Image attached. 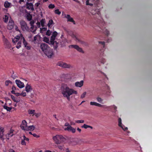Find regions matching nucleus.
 Wrapping results in <instances>:
<instances>
[{"label":"nucleus","mask_w":152,"mask_h":152,"mask_svg":"<svg viewBox=\"0 0 152 152\" xmlns=\"http://www.w3.org/2000/svg\"><path fill=\"white\" fill-rule=\"evenodd\" d=\"M37 26L38 27H39L40 26L41 23L40 22H37L36 23Z\"/></svg>","instance_id":"nucleus-56"},{"label":"nucleus","mask_w":152,"mask_h":152,"mask_svg":"<svg viewBox=\"0 0 152 152\" xmlns=\"http://www.w3.org/2000/svg\"><path fill=\"white\" fill-rule=\"evenodd\" d=\"M21 144L22 145H26V143L25 142V140H24L23 139H22L21 140Z\"/></svg>","instance_id":"nucleus-51"},{"label":"nucleus","mask_w":152,"mask_h":152,"mask_svg":"<svg viewBox=\"0 0 152 152\" xmlns=\"http://www.w3.org/2000/svg\"><path fill=\"white\" fill-rule=\"evenodd\" d=\"M106 59L103 58H102L99 59V62L102 64H104L106 62Z\"/></svg>","instance_id":"nucleus-38"},{"label":"nucleus","mask_w":152,"mask_h":152,"mask_svg":"<svg viewBox=\"0 0 152 152\" xmlns=\"http://www.w3.org/2000/svg\"><path fill=\"white\" fill-rule=\"evenodd\" d=\"M70 48H74L76 49L78 51L83 53V51L81 48H80L77 45H72L69 46Z\"/></svg>","instance_id":"nucleus-16"},{"label":"nucleus","mask_w":152,"mask_h":152,"mask_svg":"<svg viewBox=\"0 0 152 152\" xmlns=\"http://www.w3.org/2000/svg\"><path fill=\"white\" fill-rule=\"evenodd\" d=\"M4 131V128H0V138H2L3 135V132Z\"/></svg>","instance_id":"nucleus-33"},{"label":"nucleus","mask_w":152,"mask_h":152,"mask_svg":"<svg viewBox=\"0 0 152 152\" xmlns=\"http://www.w3.org/2000/svg\"><path fill=\"white\" fill-rule=\"evenodd\" d=\"M96 0H82L83 1H86V5L91 6H93L95 4Z\"/></svg>","instance_id":"nucleus-12"},{"label":"nucleus","mask_w":152,"mask_h":152,"mask_svg":"<svg viewBox=\"0 0 152 152\" xmlns=\"http://www.w3.org/2000/svg\"><path fill=\"white\" fill-rule=\"evenodd\" d=\"M11 82L10 80H6L5 82V85L6 86H8L10 83H12Z\"/></svg>","instance_id":"nucleus-48"},{"label":"nucleus","mask_w":152,"mask_h":152,"mask_svg":"<svg viewBox=\"0 0 152 152\" xmlns=\"http://www.w3.org/2000/svg\"><path fill=\"white\" fill-rule=\"evenodd\" d=\"M62 15L64 18H67V15H66L65 14H63Z\"/></svg>","instance_id":"nucleus-62"},{"label":"nucleus","mask_w":152,"mask_h":152,"mask_svg":"<svg viewBox=\"0 0 152 152\" xmlns=\"http://www.w3.org/2000/svg\"><path fill=\"white\" fill-rule=\"evenodd\" d=\"M110 107H111V108H110V110H112V109H113L114 110V112L115 113V112L117 111V106H116L115 105H111L110 106Z\"/></svg>","instance_id":"nucleus-32"},{"label":"nucleus","mask_w":152,"mask_h":152,"mask_svg":"<svg viewBox=\"0 0 152 152\" xmlns=\"http://www.w3.org/2000/svg\"><path fill=\"white\" fill-rule=\"evenodd\" d=\"M32 135H33V136L34 137H35L38 138L39 137V136L38 135H37L35 133L33 134H32Z\"/></svg>","instance_id":"nucleus-55"},{"label":"nucleus","mask_w":152,"mask_h":152,"mask_svg":"<svg viewBox=\"0 0 152 152\" xmlns=\"http://www.w3.org/2000/svg\"><path fill=\"white\" fill-rule=\"evenodd\" d=\"M97 101L100 103H102L103 101V99L101 97H98L96 98Z\"/></svg>","instance_id":"nucleus-36"},{"label":"nucleus","mask_w":152,"mask_h":152,"mask_svg":"<svg viewBox=\"0 0 152 152\" xmlns=\"http://www.w3.org/2000/svg\"><path fill=\"white\" fill-rule=\"evenodd\" d=\"M82 127L84 128L85 129H87L88 128H90L91 129L93 128L92 127L89 125H88L86 124H84L83 126H82Z\"/></svg>","instance_id":"nucleus-41"},{"label":"nucleus","mask_w":152,"mask_h":152,"mask_svg":"<svg viewBox=\"0 0 152 152\" xmlns=\"http://www.w3.org/2000/svg\"><path fill=\"white\" fill-rule=\"evenodd\" d=\"M86 94V92H84L80 96V98L81 99L83 98H84Z\"/></svg>","instance_id":"nucleus-46"},{"label":"nucleus","mask_w":152,"mask_h":152,"mask_svg":"<svg viewBox=\"0 0 152 152\" xmlns=\"http://www.w3.org/2000/svg\"><path fill=\"white\" fill-rule=\"evenodd\" d=\"M72 37L75 40V41L81 44L85 45V42L83 41L82 40L78 38V36L76 35L73 34L72 36Z\"/></svg>","instance_id":"nucleus-11"},{"label":"nucleus","mask_w":152,"mask_h":152,"mask_svg":"<svg viewBox=\"0 0 152 152\" xmlns=\"http://www.w3.org/2000/svg\"><path fill=\"white\" fill-rule=\"evenodd\" d=\"M66 152H70V151L69 150L68 148H67L66 149Z\"/></svg>","instance_id":"nucleus-64"},{"label":"nucleus","mask_w":152,"mask_h":152,"mask_svg":"<svg viewBox=\"0 0 152 152\" xmlns=\"http://www.w3.org/2000/svg\"><path fill=\"white\" fill-rule=\"evenodd\" d=\"M27 8L29 10H33L34 8L33 6V5L31 3H28L27 4Z\"/></svg>","instance_id":"nucleus-26"},{"label":"nucleus","mask_w":152,"mask_h":152,"mask_svg":"<svg viewBox=\"0 0 152 152\" xmlns=\"http://www.w3.org/2000/svg\"><path fill=\"white\" fill-rule=\"evenodd\" d=\"M54 23L53 20L50 19L49 20L48 23L47 24V26L49 28H51L54 25Z\"/></svg>","instance_id":"nucleus-24"},{"label":"nucleus","mask_w":152,"mask_h":152,"mask_svg":"<svg viewBox=\"0 0 152 152\" xmlns=\"http://www.w3.org/2000/svg\"><path fill=\"white\" fill-rule=\"evenodd\" d=\"M4 5L5 8H9L12 7V5L11 3L7 1H6L4 2Z\"/></svg>","instance_id":"nucleus-20"},{"label":"nucleus","mask_w":152,"mask_h":152,"mask_svg":"<svg viewBox=\"0 0 152 152\" xmlns=\"http://www.w3.org/2000/svg\"><path fill=\"white\" fill-rule=\"evenodd\" d=\"M2 39L3 41L4 42V45L5 48H10L11 47V45L10 43L3 35V36Z\"/></svg>","instance_id":"nucleus-7"},{"label":"nucleus","mask_w":152,"mask_h":152,"mask_svg":"<svg viewBox=\"0 0 152 152\" xmlns=\"http://www.w3.org/2000/svg\"><path fill=\"white\" fill-rule=\"evenodd\" d=\"M41 39L40 35L37 34L34 37V39L32 41V42L35 44H38L41 40Z\"/></svg>","instance_id":"nucleus-10"},{"label":"nucleus","mask_w":152,"mask_h":152,"mask_svg":"<svg viewBox=\"0 0 152 152\" xmlns=\"http://www.w3.org/2000/svg\"><path fill=\"white\" fill-rule=\"evenodd\" d=\"M13 130H11L10 131L9 133L7 134L6 136L7 139V140H8L9 139V137H11L12 136V135H13Z\"/></svg>","instance_id":"nucleus-31"},{"label":"nucleus","mask_w":152,"mask_h":152,"mask_svg":"<svg viewBox=\"0 0 152 152\" xmlns=\"http://www.w3.org/2000/svg\"><path fill=\"white\" fill-rule=\"evenodd\" d=\"M34 115L36 118H38L41 115V113L40 112H38L37 113H35Z\"/></svg>","instance_id":"nucleus-47"},{"label":"nucleus","mask_w":152,"mask_h":152,"mask_svg":"<svg viewBox=\"0 0 152 152\" xmlns=\"http://www.w3.org/2000/svg\"><path fill=\"white\" fill-rule=\"evenodd\" d=\"M67 19L68 21L71 22H72L74 24H75V22L73 20V18L71 17L69 15H67V18H66Z\"/></svg>","instance_id":"nucleus-21"},{"label":"nucleus","mask_w":152,"mask_h":152,"mask_svg":"<svg viewBox=\"0 0 152 152\" xmlns=\"http://www.w3.org/2000/svg\"><path fill=\"white\" fill-rule=\"evenodd\" d=\"M102 106L100 107H103L107 111H110V106H107L106 105H103L102 104Z\"/></svg>","instance_id":"nucleus-27"},{"label":"nucleus","mask_w":152,"mask_h":152,"mask_svg":"<svg viewBox=\"0 0 152 152\" xmlns=\"http://www.w3.org/2000/svg\"><path fill=\"white\" fill-rule=\"evenodd\" d=\"M35 128V127L33 125L28 126L26 131H32Z\"/></svg>","instance_id":"nucleus-30"},{"label":"nucleus","mask_w":152,"mask_h":152,"mask_svg":"<svg viewBox=\"0 0 152 152\" xmlns=\"http://www.w3.org/2000/svg\"><path fill=\"white\" fill-rule=\"evenodd\" d=\"M9 152H15V151L12 149H10L9 151Z\"/></svg>","instance_id":"nucleus-61"},{"label":"nucleus","mask_w":152,"mask_h":152,"mask_svg":"<svg viewBox=\"0 0 152 152\" xmlns=\"http://www.w3.org/2000/svg\"><path fill=\"white\" fill-rule=\"evenodd\" d=\"M53 139L55 143L57 144H60L62 141H64L65 140L64 137L60 135H56L54 136Z\"/></svg>","instance_id":"nucleus-3"},{"label":"nucleus","mask_w":152,"mask_h":152,"mask_svg":"<svg viewBox=\"0 0 152 152\" xmlns=\"http://www.w3.org/2000/svg\"><path fill=\"white\" fill-rule=\"evenodd\" d=\"M48 7L49 9H52L55 8V5L54 4H51L49 5Z\"/></svg>","instance_id":"nucleus-44"},{"label":"nucleus","mask_w":152,"mask_h":152,"mask_svg":"<svg viewBox=\"0 0 152 152\" xmlns=\"http://www.w3.org/2000/svg\"><path fill=\"white\" fill-rule=\"evenodd\" d=\"M54 12L55 14L58 15H60L61 14V12L59 11L58 9L55 10L54 11Z\"/></svg>","instance_id":"nucleus-43"},{"label":"nucleus","mask_w":152,"mask_h":152,"mask_svg":"<svg viewBox=\"0 0 152 152\" xmlns=\"http://www.w3.org/2000/svg\"><path fill=\"white\" fill-rule=\"evenodd\" d=\"M51 33V32L49 30H48L46 32V34L47 35L50 36Z\"/></svg>","instance_id":"nucleus-52"},{"label":"nucleus","mask_w":152,"mask_h":152,"mask_svg":"<svg viewBox=\"0 0 152 152\" xmlns=\"http://www.w3.org/2000/svg\"><path fill=\"white\" fill-rule=\"evenodd\" d=\"M45 152H52L51 151L48 150H46L45 151Z\"/></svg>","instance_id":"nucleus-63"},{"label":"nucleus","mask_w":152,"mask_h":152,"mask_svg":"<svg viewBox=\"0 0 152 152\" xmlns=\"http://www.w3.org/2000/svg\"><path fill=\"white\" fill-rule=\"evenodd\" d=\"M84 81L83 80L80 81H77L75 83V86L76 87L81 88L83 85Z\"/></svg>","instance_id":"nucleus-17"},{"label":"nucleus","mask_w":152,"mask_h":152,"mask_svg":"<svg viewBox=\"0 0 152 152\" xmlns=\"http://www.w3.org/2000/svg\"><path fill=\"white\" fill-rule=\"evenodd\" d=\"M58 35V33L56 31H54L52 34V35L50 38V44H54L55 41L54 40L55 39L56 37Z\"/></svg>","instance_id":"nucleus-9"},{"label":"nucleus","mask_w":152,"mask_h":152,"mask_svg":"<svg viewBox=\"0 0 152 152\" xmlns=\"http://www.w3.org/2000/svg\"><path fill=\"white\" fill-rule=\"evenodd\" d=\"M99 43L100 44L102 45V46L103 47V48L102 49L100 50V51L101 53H103L104 52L105 50L104 46H105V43L104 42H99Z\"/></svg>","instance_id":"nucleus-28"},{"label":"nucleus","mask_w":152,"mask_h":152,"mask_svg":"<svg viewBox=\"0 0 152 152\" xmlns=\"http://www.w3.org/2000/svg\"><path fill=\"white\" fill-rule=\"evenodd\" d=\"M28 112L29 114L32 115H34L35 114V111L34 110L29 109L28 110Z\"/></svg>","instance_id":"nucleus-34"},{"label":"nucleus","mask_w":152,"mask_h":152,"mask_svg":"<svg viewBox=\"0 0 152 152\" xmlns=\"http://www.w3.org/2000/svg\"><path fill=\"white\" fill-rule=\"evenodd\" d=\"M15 82L17 86L20 88H22L24 87V83L20 80H16Z\"/></svg>","instance_id":"nucleus-18"},{"label":"nucleus","mask_w":152,"mask_h":152,"mask_svg":"<svg viewBox=\"0 0 152 152\" xmlns=\"http://www.w3.org/2000/svg\"><path fill=\"white\" fill-rule=\"evenodd\" d=\"M103 32L107 35H108L109 34V32L107 29H104L103 31Z\"/></svg>","instance_id":"nucleus-45"},{"label":"nucleus","mask_w":152,"mask_h":152,"mask_svg":"<svg viewBox=\"0 0 152 152\" xmlns=\"http://www.w3.org/2000/svg\"><path fill=\"white\" fill-rule=\"evenodd\" d=\"M4 108L7 111L10 112L12 108V107H8L7 104H5L3 106Z\"/></svg>","instance_id":"nucleus-29"},{"label":"nucleus","mask_w":152,"mask_h":152,"mask_svg":"<svg viewBox=\"0 0 152 152\" xmlns=\"http://www.w3.org/2000/svg\"><path fill=\"white\" fill-rule=\"evenodd\" d=\"M12 42L14 43H16L18 42L16 47L18 49L19 48L21 47V42H22L24 47L26 48L29 50L31 49V47L29 46L25 40L23 35L20 34V35L16 36L14 39H12Z\"/></svg>","instance_id":"nucleus-2"},{"label":"nucleus","mask_w":152,"mask_h":152,"mask_svg":"<svg viewBox=\"0 0 152 152\" xmlns=\"http://www.w3.org/2000/svg\"><path fill=\"white\" fill-rule=\"evenodd\" d=\"M15 95L17 96H21V93H16L15 94Z\"/></svg>","instance_id":"nucleus-59"},{"label":"nucleus","mask_w":152,"mask_h":152,"mask_svg":"<svg viewBox=\"0 0 152 152\" xmlns=\"http://www.w3.org/2000/svg\"><path fill=\"white\" fill-rule=\"evenodd\" d=\"M57 65L64 68H71L72 67V66L63 62H59L57 63Z\"/></svg>","instance_id":"nucleus-4"},{"label":"nucleus","mask_w":152,"mask_h":152,"mask_svg":"<svg viewBox=\"0 0 152 152\" xmlns=\"http://www.w3.org/2000/svg\"><path fill=\"white\" fill-rule=\"evenodd\" d=\"M9 17L11 18L10 15L8 13L6 14L3 18L4 21L5 23L7 22Z\"/></svg>","instance_id":"nucleus-23"},{"label":"nucleus","mask_w":152,"mask_h":152,"mask_svg":"<svg viewBox=\"0 0 152 152\" xmlns=\"http://www.w3.org/2000/svg\"><path fill=\"white\" fill-rule=\"evenodd\" d=\"M45 19H42L40 21V23L42 27H44L45 26Z\"/></svg>","instance_id":"nucleus-40"},{"label":"nucleus","mask_w":152,"mask_h":152,"mask_svg":"<svg viewBox=\"0 0 152 152\" xmlns=\"http://www.w3.org/2000/svg\"><path fill=\"white\" fill-rule=\"evenodd\" d=\"M44 53L49 58H51L53 55V50L50 48V50L45 52Z\"/></svg>","instance_id":"nucleus-14"},{"label":"nucleus","mask_w":152,"mask_h":152,"mask_svg":"<svg viewBox=\"0 0 152 152\" xmlns=\"http://www.w3.org/2000/svg\"><path fill=\"white\" fill-rule=\"evenodd\" d=\"M26 18L28 20H31L32 19V16L30 14H27L26 15Z\"/></svg>","instance_id":"nucleus-37"},{"label":"nucleus","mask_w":152,"mask_h":152,"mask_svg":"<svg viewBox=\"0 0 152 152\" xmlns=\"http://www.w3.org/2000/svg\"><path fill=\"white\" fill-rule=\"evenodd\" d=\"M23 139L24 140L28 141L29 140V139L28 138L26 137L25 135H23Z\"/></svg>","instance_id":"nucleus-50"},{"label":"nucleus","mask_w":152,"mask_h":152,"mask_svg":"<svg viewBox=\"0 0 152 152\" xmlns=\"http://www.w3.org/2000/svg\"><path fill=\"white\" fill-rule=\"evenodd\" d=\"M75 122L77 123H83L84 122V121L83 120H80L76 121Z\"/></svg>","instance_id":"nucleus-49"},{"label":"nucleus","mask_w":152,"mask_h":152,"mask_svg":"<svg viewBox=\"0 0 152 152\" xmlns=\"http://www.w3.org/2000/svg\"><path fill=\"white\" fill-rule=\"evenodd\" d=\"M30 24L31 25V28H34V30H36V27H35L34 25V22L33 21H31L30 22Z\"/></svg>","instance_id":"nucleus-39"},{"label":"nucleus","mask_w":152,"mask_h":152,"mask_svg":"<svg viewBox=\"0 0 152 152\" xmlns=\"http://www.w3.org/2000/svg\"><path fill=\"white\" fill-rule=\"evenodd\" d=\"M27 127V124L26 120H23L20 125L21 129L24 131H26Z\"/></svg>","instance_id":"nucleus-13"},{"label":"nucleus","mask_w":152,"mask_h":152,"mask_svg":"<svg viewBox=\"0 0 152 152\" xmlns=\"http://www.w3.org/2000/svg\"><path fill=\"white\" fill-rule=\"evenodd\" d=\"M31 31L32 32H33V33H34V32L36 31V30H34V28H31Z\"/></svg>","instance_id":"nucleus-60"},{"label":"nucleus","mask_w":152,"mask_h":152,"mask_svg":"<svg viewBox=\"0 0 152 152\" xmlns=\"http://www.w3.org/2000/svg\"><path fill=\"white\" fill-rule=\"evenodd\" d=\"M65 126L68 127L69 126H70L68 123H65L64 125Z\"/></svg>","instance_id":"nucleus-58"},{"label":"nucleus","mask_w":152,"mask_h":152,"mask_svg":"<svg viewBox=\"0 0 152 152\" xmlns=\"http://www.w3.org/2000/svg\"><path fill=\"white\" fill-rule=\"evenodd\" d=\"M40 4V3L39 2L36 3L35 4V6L36 7H37Z\"/></svg>","instance_id":"nucleus-57"},{"label":"nucleus","mask_w":152,"mask_h":152,"mask_svg":"<svg viewBox=\"0 0 152 152\" xmlns=\"http://www.w3.org/2000/svg\"><path fill=\"white\" fill-rule=\"evenodd\" d=\"M66 39L64 40L61 42V47H64L66 45Z\"/></svg>","instance_id":"nucleus-35"},{"label":"nucleus","mask_w":152,"mask_h":152,"mask_svg":"<svg viewBox=\"0 0 152 152\" xmlns=\"http://www.w3.org/2000/svg\"><path fill=\"white\" fill-rule=\"evenodd\" d=\"M64 130L65 131H70L74 133L75 132V129L72 128L71 126H69L68 127L64 128Z\"/></svg>","instance_id":"nucleus-19"},{"label":"nucleus","mask_w":152,"mask_h":152,"mask_svg":"<svg viewBox=\"0 0 152 152\" xmlns=\"http://www.w3.org/2000/svg\"><path fill=\"white\" fill-rule=\"evenodd\" d=\"M61 90L63 96L68 100H70V96L73 94L77 95L78 94L77 91L76 90L69 88L67 85L65 83L62 84Z\"/></svg>","instance_id":"nucleus-1"},{"label":"nucleus","mask_w":152,"mask_h":152,"mask_svg":"<svg viewBox=\"0 0 152 152\" xmlns=\"http://www.w3.org/2000/svg\"><path fill=\"white\" fill-rule=\"evenodd\" d=\"M41 48L42 51L44 53L47 50H50V48L48 47L47 44L42 43L40 46Z\"/></svg>","instance_id":"nucleus-8"},{"label":"nucleus","mask_w":152,"mask_h":152,"mask_svg":"<svg viewBox=\"0 0 152 152\" xmlns=\"http://www.w3.org/2000/svg\"><path fill=\"white\" fill-rule=\"evenodd\" d=\"M90 104L91 105H94L98 107L102 106V104L94 102H90Z\"/></svg>","instance_id":"nucleus-25"},{"label":"nucleus","mask_w":152,"mask_h":152,"mask_svg":"<svg viewBox=\"0 0 152 152\" xmlns=\"http://www.w3.org/2000/svg\"><path fill=\"white\" fill-rule=\"evenodd\" d=\"M26 95V93L25 91H23L21 93V96H25Z\"/></svg>","instance_id":"nucleus-53"},{"label":"nucleus","mask_w":152,"mask_h":152,"mask_svg":"<svg viewBox=\"0 0 152 152\" xmlns=\"http://www.w3.org/2000/svg\"><path fill=\"white\" fill-rule=\"evenodd\" d=\"M20 23L22 30L24 31H27L29 30L28 27L27 26L26 23L24 21H21Z\"/></svg>","instance_id":"nucleus-5"},{"label":"nucleus","mask_w":152,"mask_h":152,"mask_svg":"<svg viewBox=\"0 0 152 152\" xmlns=\"http://www.w3.org/2000/svg\"><path fill=\"white\" fill-rule=\"evenodd\" d=\"M14 25V21L11 18H10L7 26L8 29L10 30L12 29L13 28Z\"/></svg>","instance_id":"nucleus-15"},{"label":"nucleus","mask_w":152,"mask_h":152,"mask_svg":"<svg viewBox=\"0 0 152 152\" xmlns=\"http://www.w3.org/2000/svg\"><path fill=\"white\" fill-rule=\"evenodd\" d=\"M43 41L48 43H49V39L46 37H44L43 38Z\"/></svg>","instance_id":"nucleus-42"},{"label":"nucleus","mask_w":152,"mask_h":152,"mask_svg":"<svg viewBox=\"0 0 152 152\" xmlns=\"http://www.w3.org/2000/svg\"><path fill=\"white\" fill-rule=\"evenodd\" d=\"M118 125L124 131H126L128 130V128L126 127L122 122V120L120 118L118 119Z\"/></svg>","instance_id":"nucleus-6"},{"label":"nucleus","mask_w":152,"mask_h":152,"mask_svg":"<svg viewBox=\"0 0 152 152\" xmlns=\"http://www.w3.org/2000/svg\"><path fill=\"white\" fill-rule=\"evenodd\" d=\"M25 88L26 91L27 92H31L32 90L31 86L28 84L26 85Z\"/></svg>","instance_id":"nucleus-22"},{"label":"nucleus","mask_w":152,"mask_h":152,"mask_svg":"<svg viewBox=\"0 0 152 152\" xmlns=\"http://www.w3.org/2000/svg\"><path fill=\"white\" fill-rule=\"evenodd\" d=\"M58 148L60 150H62L63 148V145H58Z\"/></svg>","instance_id":"nucleus-54"}]
</instances>
